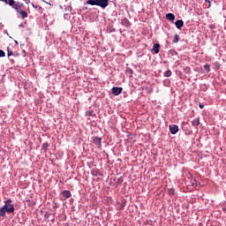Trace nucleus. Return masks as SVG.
Here are the masks:
<instances>
[{"label": "nucleus", "instance_id": "1", "mask_svg": "<svg viewBox=\"0 0 226 226\" xmlns=\"http://www.w3.org/2000/svg\"><path fill=\"white\" fill-rule=\"evenodd\" d=\"M10 6H11V8H13V10H15V11L21 16V19H27V11H22V8H24V4L11 0Z\"/></svg>", "mask_w": 226, "mask_h": 226}, {"label": "nucleus", "instance_id": "2", "mask_svg": "<svg viewBox=\"0 0 226 226\" xmlns=\"http://www.w3.org/2000/svg\"><path fill=\"white\" fill-rule=\"evenodd\" d=\"M6 213H15V207L11 205V200L4 201V206L0 207V216H6Z\"/></svg>", "mask_w": 226, "mask_h": 226}, {"label": "nucleus", "instance_id": "3", "mask_svg": "<svg viewBox=\"0 0 226 226\" xmlns=\"http://www.w3.org/2000/svg\"><path fill=\"white\" fill-rule=\"evenodd\" d=\"M87 4L91 6H100L102 10H105L109 6V0H88Z\"/></svg>", "mask_w": 226, "mask_h": 226}, {"label": "nucleus", "instance_id": "4", "mask_svg": "<svg viewBox=\"0 0 226 226\" xmlns=\"http://www.w3.org/2000/svg\"><path fill=\"white\" fill-rule=\"evenodd\" d=\"M111 91H112V94H114V96H119V94H121L123 93V87H112Z\"/></svg>", "mask_w": 226, "mask_h": 226}, {"label": "nucleus", "instance_id": "5", "mask_svg": "<svg viewBox=\"0 0 226 226\" xmlns=\"http://www.w3.org/2000/svg\"><path fill=\"white\" fill-rule=\"evenodd\" d=\"M170 132L172 135H176L179 132V127L176 124L170 125Z\"/></svg>", "mask_w": 226, "mask_h": 226}, {"label": "nucleus", "instance_id": "6", "mask_svg": "<svg viewBox=\"0 0 226 226\" xmlns=\"http://www.w3.org/2000/svg\"><path fill=\"white\" fill-rule=\"evenodd\" d=\"M121 24L122 26H124V27H130L132 26V23H130V20H128L127 19H123L121 20Z\"/></svg>", "mask_w": 226, "mask_h": 226}, {"label": "nucleus", "instance_id": "7", "mask_svg": "<svg viewBox=\"0 0 226 226\" xmlns=\"http://www.w3.org/2000/svg\"><path fill=\"white\" fill-rule=\"evenodd\" d=\"M93 142L97 146V147H102V138L95 137Z\"/></svg>", "mask_w": 226, "mask_h": 226}, {"label": "nucleus", "instance_id": "8", "mask_svg": "<svg viewBox=\"0 0 226 226\" xmlns=\"http://www.w3.org/2000/svg\"><path fill=\"white\" fill-rule=\"evenodd\" d=\"M175 26H176L177 29H181V27H183V26H185V22L182 19H178L176 21Z\"/></svg>", "mask_w": 226, "mask_h": 226}, {"label": "nucleus", "instance_id": "9", "mask_svg": "<svg viewBox=\"0 0 226 226\" xmlns=\"http://www.w3.org/2000/svg\"><path fill=\"white\" fill-rule=\"evenodd\" d=\"M166 19L170 22H174V20H176V16L173 13H168L166 14Z\"/></svg>", "mask_w": 226, "mask_h": 226}, {"label": "nucleus", "instance_id": "10", "mask_svg": "<svg viewBox=\"0 0 226 226\" xmlns=\"http://www.w3.org/2000/svg\"><path fill=\"white\" fill-rule=\"evenodd\" d=\"M153 50L154 54H160V43H154Z\"/></svg>", "mask_w": 226, "mask_h": 226}, {"label": "nucleus", "instance_id": "11", "mask_svg": "<svg viewBox=\"0 0 226 226\" xmlns=\"http://www.w3.org/2000/svg\"><path fill=\"white\" fill-rule=\"evenodd\" d=\"M192 126H199V124H200V118H194L192 121Z\"/></svg>", "mask_w": 226, "mask_h": 226}, {"label": "nucleus", "instance_id": "12", "mask_svg": "<svg viewBox=\"0 0 226 226\" xmlns=\"http://www.w3.org/2000/svg\"><path fill=\"white\" fill-rule=\"evenodd\" d=\"M63 195L65 199H70V197H72V192L70 191H64Z\"/></svg>", "mask_w": 226, "mask_h": 226}, {"label": "nucleus", "instance_id": "13", "mask_svg": "<svg viewBox=\"0 0 226 226\" xmlns=\"http://www.w3.org/2000/svg\"><path fill=\"white\" fill-rule=\"evenodd\" d=\"M172 76V71L168 70L164 72V77H171Z\"/></svg>", "mask_w": 226, "mask_h": 226}, {"label": "nucleus", "instance_id": "14", "mask_svg": "<svg viewBox=\"0 0 226 226\" xmlns=\"http://www.w3.org/2000/svg\"><path fill=\"white\" fill-rule=\"evenodd\" d=\"M184 71H185V72L187 73V74L192 73V69H191L190 67H185V68H184Z\"/></svg>", "mask_w": 226, "mask_h": 226}, {"label": "nucleus", "instance_id": "15", "mask_svg": "<svg viewBox=\"0 0 226 226\" xmlns=\"http://www.w3.org/2000/svg\"><path fill=\"white\" fill-rule=\"evenodd\" d=\"M177 41H179V35L178 34H176L175 35V39L173 41V43H177Z\"/></svg>", "mask_w": 226, "mask_h": 226}, {"label": "nucleus", "instance_id": "16", "mask_svg": "<svg viewBox=\"0 0 226 226\" xmlns=\"http://www.w3.org/2000/svg\"><path fill=\"white\" fill-rule=\"evenodd\" d=\"M7 56L10 57L11 56H13V51H10V48H7Z\"/></svg>", "mask_w": 226, "mask_h": 226}, {"label": "nucleus", "instance_id": "17", "mask_svg": "<svg viewBox=\"0 0 226 226\" xmlns=\"http://www.w3.org/2000/svg\"><path fill=\"white\" fill-rule=\"evenodd\" d=\"M175 192L176 191L174 189H168L169 195H174Z\"/></svg>", "mask_w": 226, "mask_h": 226}, {"label": "nucleus", "instance_id": "18", "mask_svg": "<svg viewBox=\"0 0 226 226\" xmlns=\"http://www.w3.org/2000/svg\"><path fill=\"white\" fill-rule=\"evenodd\" d=\"M204 69L207 70V72H211V67L209 66V64H205Z\"/></svg>", "mask_w": 226, "mask_h": 226}, {"label": "nucleus", "instance_id": "19", "mask_svg": "<svg viewBox=\"0 0 226 226\" xmlns=\"http://www.w3.org/2000/svg\"><path fill=\"white\" fill-rule=\"evenodd\" d=\"M48 147H49V143H43L42 149H44V151H47Z\"/></svg>", "mask_w": 226, "mask_h": 226}, {"label": "nucleus", "instance_id": "20", "mask_svg": "<svg viewBox=\"0 0 226 226\" xmlns=\"http://www.w3.org/2000/svg\"><path fill=\"white\" fill-rule=\"evenodd\" d=\"M0 1H2V3H5V4H9L10 6L11 0H0ZM11 1H15V0H11Z\"/></svg>", "mask_w": 226, "mask_h": 226}, {"label": "nucleus", "instance_id": "21", "mask_svg": "<svg viewBox=\"0 0 226 226\" xmlns=\"http://www.w3.org/2000/svg\"><path fill=\"white\" fill-rule=\"evenodd\" d=\"M4 56H6L4 51H3V49H0V57H4Z\"/></svg>", "mask_w": 226, "mask_h": 226}, {"label": "nucleus", "instance_id": "22", "mask_svg": "<svg viewBox=\"0 0 226 226\" xmlns=\"http://www.w3.org/2000/svg\"><path fill=\"white\" fill-rule=\"evenodd\" d=\"M85 116H89V117L93 116V111H87L85 113Z\"/></svg>", "mask_w": 226, "mask_h": 226}, {"label": "nucleus", "instance_id": "23", "mask_svg": "<svg viewBox=\"0 0 226 226\" xmlns=\"http://www.w3.org/2000/svg\"><path fill=\"white\" fill-rule=\"evenodd\" d=\"M206 3H208V8L211 7V0H205Z\"/></svg>", "mask_w": 226, "mask_h": 226}, {"label": "nucleus", "instance_id": "24", "mask_svg": "<svg viewBox=\"0 0 226 226\" xmlns=\"http://www.w3.org/2000/svg\"><path fill=\"white\" fill-rule=\"evenodd\" d=\"M199 107H200V109H204V104L200 102Z\"/></svg>", "mask_w": 226, "mask_h": 226}, {"label": "nucleus", "instance_id": "25", "mask_svg": "<svg viewBox=\"0 0 226 226\" xmlns=\"http://www.w3.org/2000/svg\"><path fill=\"white\" fill-rule=\"evenodd\" d=\"M33 7L34 8H39L40 10H41V6H39V5H36V6L33 5Z\"/></svg>", "mask_w": 226, "mask_h": 226}, {"label": "nucleus", "instance_id": "26", "mask_svg": "<svg viewBox=\"0 0 226 226\" xmlns=\"http://www.w3.org/2000/svg\"><path fill=\"white\" fill-rule=\"evenodd\" d=\"M82 10H83V11H86V10H87V7H82Z\"/></svg>", "mask_w": 226, "mask_h": 226}]
</instances>
